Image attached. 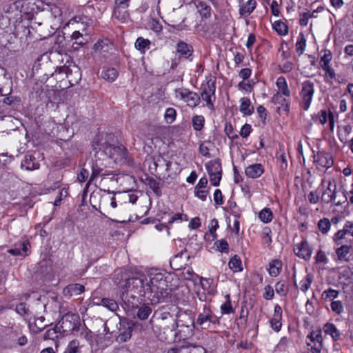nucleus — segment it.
Returning a JSON list of instances; mask_svg holds the SVG:
<instances>
[{"label":"nucleus","mask_w":353,"mask_h":353,"mask_svg":"<svg viewBox=\"0 0 353 353\" xmlns=\"http://www.w3.org/2000/svg\"><path fill=\"white\" fill-rule=\"evenodd\" d=\"M143 293L142 296L150 301L151 304L163 302L170 294L166 276L157 270H151L142 274Z\"/></svg>","instance_id":"1"},{"label":"nucleus","mask_w":353,"mask_h":353,"mask_svg":"<svg viewBox=\"0 0 353 353\" xmlns=\"http://www.w3.org/2000/svg\"><path fill=\"white\" fill-rule=\"evenodd\" d=\"M92 148L96 153L101 152L108 157L112 159L115 163H132V159L123 145H114L108 143L107 134H97L92 141Z\"/></svg>","instance_id":"2"},{"label":"nucleus","mask_w":353,"mask_h":353,"mask_svg":"<svg viewBox=\"0 0 353 353\" xmlns=\"http://www.w3.org/2000/svg\"><path fill=\"white\" fill-rule=\"evenodd\" d=\"M119 294L128 309L134 308L138 301L137 296L143 293L142 274L139 276L126 278L119 284Z\"/></svg>","instance_id":"3"},{"label":"nucleus","mask_w":353,"mask_h":353,"mask_svg":"<svg viewBox=\"0 0 353 353\" xmlns=\"http://www.w3.org/2000/svg\"><path fill=\"white\" fill-rule=\"evenodd\" d=\"M196 323L202 329H211L219 324V318L208 307L204 305L203 311L198 315Z\"/></svg>","instance_id":"4"},{"label":"nucleus","mask_w":353,"mask_h":353,"mask_svg":"<svg viewBox=\"0 0 353 353\" xmlns=\"http://www.w3.org/2000/svg\"><path fill=\"white\" fill-rule=\"evenodd\" d=\"M301 98V106L305 110H309L314 94V83L310 80H305L301 83L300 91Z\"/></svg>","instance_id":"5"},{"label":"nucleus","mask_w":353,"mask_h":353,"mask_svg":"<svg viewBox=\"0 0 353 353\" xmlns=\"http://www.w3.org/2000/svg\"><path fill=\"white\" fill-rule=\"evenodd\" d=\"M332 241L334 244H340V242L353 244V222L347 221L343 229L334 234Z\"/></svg>","instance_id":"6"},{"label":"nucleus","mask_w":353,"mask_h":353,"mask_svg":"<svg viewBox=\"0 0 353 353\" xmlns=\"http://www.w3.org/2000/svg\"><path fill=\"white\" fill-rule=\"evenodd\" d=\"M175 94L176 98L183 100L191 108L196 107L201 101V98L197 93L187 88H181L176 89Z\"/></svg>","instance_id":"7"},{"label":"nucleus","mask_w":353,"mask_h":353,"mask_svg":"<svg viewBox=\"0 0 353 353\" xmlns=\"http://www.w3.org/2000/svg\"><path fill=\"white\" fill-rule=\"evenodd\" d=\"M154 316L160 321L162 325L166 328L174 330L178 327V323L174 315L165 308L158 310L154 312Z\"/></svg>","instance_id":"8"},{"label":"nucleus","mask_w":353,"mask_h":353,"mask_svg":"<svg viewBox=\"0 0 353 353\" xmlns=\"http://www.w3.org/2000/svg\"><path fill=\"white\" fill-rule=\"evenodd\" d=\"M334 245L336 246L335 249L336 261L349 263L352 259L350 252L353 250V244L340 242V244Z\"/></svg>","instance_id":"9"},{"label":"nucleus","mask_w":353,"mask_h":353,"mask_svg":"<svg viewBox=\"0 0 353 353\" xmlns=\"http://www.w3.org/2000/svg\"><path fill=\"white\" fill-rule=\"evenodd\" d=\"M215 83L214 82H208L207 84L203 87L201 94L202 99L206 101L208 108L212 110L214 108V101L215 100Z\"/></svg>","instance_id":"10"},{"label":"nucleus","mask_w":353,"mask_h":353,"mask_svg":"<svg viewBox=\"0 0 353 353\" xmlns=\"http://www.w3.org/2000/svg\"><path fill=\"white\" fill-rule=\"evenodd\" d=\"M130 0H115L112 17L119 20L125 21L129 16L125 9L129 6Z\"/></svg>","instance_id":"11"},{"label":"nucleus","mask_w":353,"mask_h":353,"mask_svg":"<svg viewBox=\"0 0 353 353\" xmlns=\"http://www.w3.org/2000/svg\"><path fill=\"white\" fill-rule=\"evenodd\" d=\"M314 162L316 163L319 170L328 169L334 164V161L331 154L325 152H318L314 157Z\"/></svg>","instance_id":"12"},{"label":"nucleus","mask_w":353,"mask_h":353,"mask_svg":"<svg viewBox=\"0 0 353 353\" xmlns=\"http://www.w3.org/2000/svg\"><path fill=\"white\" fill-rule=\"evenodd\" d=\"M294 252L299 258L308 260L311 257L312 250L306 241H302L301 243H297L295 245Z\"/></svg>","instance_id":"13"},{"label":"nucleus","mask_w":353,"mask_h":353,"mask_svg":"<svg viewBox=\"0 0 353 353\" xmlns=\"http://www.w3.org/2000/svg\"><path fill=\"white\" fill-rule=\"evenodd\" d=\"M28 247H30L28 241L18 242L14 244L13 248L9 249L8 252L13 256H25L28 255Z\"/></svg>","instance_id":"14"},{"label":"nucleus","mask_w":353,"mask_h":353,"mask_svg":"<svg viewBox=\"0 0 353 353\" xmlns=\"http://www.w3.org/2000/svg\"><path fill=\"white\" fill-rule=\"evenodd\" d=\"M282 309L280 305H276L274 306L273 317L270 319V323L271 327L275 331H280L282 323Z\"/></svg>","instance_id":"15"},{"label":"nucleus","mask_w":353,"mask_h":353,"mask_svg":"<svg viewBox=\"0 0 353 353\" xmlns=\"http://www.w3.org/2000/svg\"><path fill=\"white\" fill-rule=\"evenodd\" d=\"M264 172L263 166L261 163H255L248 166L245 170V175L251 179L260 177Z\"/></svg>","instance_id":"16"},{"label":"nucleus","mask_w":353,"mask_h":353,"mask_svg":"<svg viewBox=\"0 0 353 353\" xmlns=\"http://www.w3.org/2000/svg\"><path fill=\"white\" fill-rule=\"evenodd\" d=\"M21 167H25L27 170H34L39 168V163L32 154H28L21 163Z\"/></svg>","instance_id":"17"},{"label":"nucleus","mask_w":353,"mask_h":353,"mask_svg":"<svg viewBox=\"0 0 353 353\" xmlns=\"http://www.w3.org/2000/svg\"><path fill=\"white\" fill-rule=\"evenodd\" d=\"M103 168L104 166L99 165V163L96 161L92 165V174L88 183H90L99 176H102L103 179H105L106 176H109L110 174H108L105 172H104Z\"/></svg>","instance_id":"18"},{"label":"nucleus","mask_w":353,"mask_h":353,"mask_svg":"<svg viewBox=\"0 0 353 353\" xmlns=\"http://www.w3.org/2000/svg\"><path fill=\"white\" fill-rule=\"evenodd\" d=\"M123 329L122 328L119 329L120 333L118 336V340L120 342H126L132 336V333L133 331V325L130 323H127L126 325H123Z\"/></svg>","instance_id":"19"},{"label":"nucleus","mask_w":353,"mask_h":353,"mask_svg":"<svg viewBox=\"0 0 353 353\" xmlns=\"http://www.w3.org/2000/svg\"><path fill=\"white\" fill-rule=\"evenodd\" d=\"M336 185H334V189L331 188V183H329L327 188L323 192L321 201L325 203H330L335 200L336 194Z\"/></svg>","instance_id":"20"},{"label":"nucleus","mask_w":353,"mask_h":353,"mask_svg":"<svg viewBox=\"0 0 353 353\" xmlns=\"http://www.w3.org/2000/svg\"><path fill=\"white\" fill-rule=\"evenodd\" d=\"M272 102L280 105L284 111L288 112L290 110V101L283 97L280 92H276L273 95Z\"/></svg>","instance_id":"21"},{"label":"nucleus","mask_w":353,"mask_h":353,"mask_svg":"<svg viewBox=\"0 0 353 353\" xmlns=\"http://www.w3.org/2000/svg\"><path fill=\"white\" fill-rule=\"evenodd\" d=\"M239 111L244 115H251L254 112V106L252 105L250 99L243 97L240 100Z\"/></svg>","instance_id":"22"},{"label":"nucleus","mask_w":353,"mask_h":353,"mask_svg":"<svg viewBox=\"0 0 353 353\" xmlns=\"http://www.w3.org/2000/svg\"><path fill=\"white\" fill-rule=\"evenodd\" d=\"M256 1L255 0H249L240 6L239 14L241 16H248L256 8Z\"/></svg>","instance_id":"23"},{"label":"nucleus","mask_w":353,"mask_h":353,"mask_svg":"<svg viewBox=\"0 0 353 353\" xmlns=\"http://www.w3.org/2000/svg\"><path fill=\"white\" fill-rule=\"evenodd\" d=\"M324 332L331 336L334 341H338L340 339L341 333L336 327L330 323H327L323 327Z\"/></svg>","instance_id":"24"},{"label":"nucleus","mask_w":353,"mask_h":353,"mask_svg":"<svg viewBox=\"0 0 353 353\" xmlns=\"http://www.w3.org/2000/svg\"><path fill=\"white\" fill-rule=\"evenodd\" d=\"M205 168L208 174L222 173L221 161L218 159L208 162L205 165Z\"/></svg>","instance_id":"25"},{"label":"nucleus","mask_w":353,"mask_h":353,"mask_svg":"<svg viewBox=\"0 0 353 353\" xmlns=\"http://www.w3.org/2000/svg\"><path fill=\"white\" fill-rule=\"evenodd\" d=\"M77 319V316L76 315L67 313L59 321V324H61V327L64 329L63 331H65L67 329L72 330L74 328V325H71V320L75 321Z\"/></svg>","instance_id":"26"},{"label":"nucleus","mask_w":353,"mask_h":353,"mask_svg":"<svg viewBox=\"0 0 353 353\" xmlns=\"http://www.w3.org/2000/svg\"><path fill=\"white\" fill-rule=\"evenodd\" d=\"M276 85L279 89V92L283 96L289 97L290 96V90L288 88L287 81L283 77H279L276 79Z\"/></svg>","instance_id":"27"},{"label":"nucleus","mask_w":353,"mask_h":353,"mask_svg":"<svg viewBox=\"0 0 353 353\" xmlns=\"http://www.w3.org/2000/svg\"><path fill=\"white\" fill-rule=\"evenodd\" d=\"M118 70L114 68H104L101 72V77L110 82L114 81L118 77Z\"/></svg>","instance_id":"28"},{"label":"nucleus","mask_w":353,"mask_h":353,"mask_svg":"<svg viewBox=\"0 0 353 353\" xmlns=\"http://www.w3.org/2000/svg\"><path fill=\"white\" fill-rule=\"evenodd\" d=\"M282 268V263L280 260H273L269 263V274L271 276H278Z\"/></svg>","instance_id":"29"},{"label":"nucleus","mask_w":353,"mask_h":353,"mask_svg":"<svg viewBox=\"0 0 353 353\" xmlns=\"http://www.w3.org/2000/svg\"><path fill=\"white\" fill-rule=\"evenodd\" d=\"M196 7L200 15L204 18H208L211 14V8L205 2L198 1L196 3Z\"/></svg>","instance_id":"30"},{"label":"nucleus","mask_w":353,"mask_h":353,"mask_svg":"<svg viewBox=\"0 0 353 353\" xmlns=\"http://www.w3.org/2000/svg\"><path fill=\"white\" fill-rule=\"evenodd\" d=\"M81 345L78 340L70 341L65 347L63 353H81Z\"/></svg>","instance_id":"31"},{"label":"nucleus","mask_w":353,"mask_h":353,"mask_svg":"<svg viewBox=\"0 0 353 353\" xmlns=\"http://www.w3.org/2000/svg\"><path fill=\"white\" fill-rule=\"evenodd\" d=\"M152 308L146 304H142L138 309L137 316L140 320H145L152 313Z\"/></svg>","instance_id":"32"},{"label":"nucleus","mask_w":353,"mask_h":353,"mask_svg":"<svg viewBox=\"0 0 353 353\" xmlns=\"http://www.w3.org/2000/svg\"><path fill=\"white\" fill-rule=\"evenodd\" d=\"M44 321L43 317L38 318L35 320L34 323H29V328L33 333H39L43 329H44L46 325H43Z\"/></svg>","instance_id":"33"},{"label":"nucleus","mask_w":353,"mask_h":353,"mask_svg":"<svg viewBox=\"0 0 353 353\" xmlns=\"http://www.w3.org/2000/svg\"><path fill=\"white\" fill-rule=\"evenodd\" d=\"M145 184L148 185L157 196H160L161 194L160 183L154 178L147 177L145 179Z\"/></svg>","instance_id":"34"},{"label":"nucleus","mask_w":353,"mask_h":353,"mask_svg":"<svg viewBox=\"0 0 353 353\" xmlns=\"http://www.w3.org/2000/svg\"><path fill=\"white\" fill-rule=\"evenodd\" d=\"M98 305H101L112 312H116L119 309L118 303L113 299L110 298H103L101 299V303Z\"/></svg>","instance_id":"35"},{"label":"nucleus","mask_w":353,"mask_h":353,"mask_svg":"<svg viewBox=\"0 0 353 353\" xmlns=\"http://www.w3.org/2000/svg\"><path fill=\"white\" fill-rule=\"evenodd\" d=\"M118 199L123 201L125 204L127 203L134 204L137 200V196L133 193H119Z\"/></svg>","instance_id":"36"},{"label":"nucleus","mask_w":353,"mask_h":353,"mask_svg":"<svg viewBox=\"0 0 353 353\" xmlns=\"http://www.w3.org/2000/svg\"><path fill=\"white\" fill-rule=\"evenodd\" d=\"M306 47V39L303 33L299 34L296 43V51L299 56L303 54Z\"/></svg>","instance_id":"37"},{"label":"nucleus","mask_w":353,"mask_h":353,"mask_svg":"<svg viewBox=\"0 0 353 353\" xmlns=\"http://www.w3.org/2000/svg\"><path fill=\"white\" fill-rule=\"evenodd\" d=\"M259 218L262 222L265 223L271 222L273 219V214L272 210L268 208L263 209L259 213Z\"/></svg>","instance_id":"38"},{"label":"nucleus","mask_w":353,"mask_h":353,"mask_svg":"<svg viewBox=\"0 0 353 353\" xmlns=\"http://www.w3.org/2000/svg\"><path fill=\"white\" fill-rule=\"evenodd\" d=\"M332 59V54L330 50H323V55L321 58L320 63L322 69H325L327 67H330V62Z\"/></svg>","instance_id":"39"},{"label":"nucleus","mask_w":353,"mask_h":353,"mask_svg":"<svg viewBox=\"0 0 353 353\" xmlns=\"http://www.w3.org/2000/svg\"><path fill=\"white\" fill-rule=\"evenodd\" d=\"M228 265L230 268L234 272H239L242 270V263L237 255H234L230 259Z\"/></svg>","instance_id":"40"},{"label":"nucleus","mask_w":353,"mask_h":353,"mask_svg":"<svg viewBox=\"0 0 353 353\" xmlns=\"http://www.w3.org/2000/svg\"><path fill=\"white\" fill-rule=\"evenodd\" d=\"M61 334L60 329L56 325L54 327L50 328L46 331L43 336L44 340H52L54 341L59 337V334Z\"/></svg>","instance_id":"41"},{"label":"nucleus","mask_w":353,"mask_h":353,"mask_svg":"<svg viewBox=\"0 0 353 353\" xmlns=\"http://www.w3.org/2000/svg\"><path fill=\"white\" fill-rule=\"evenodd\" d=\"M272 27L274 30L280 35H286L288 33V27L285 23L281 21H276L272 24Z\"/></svg>","instance_id":"42"},{"label":"nucleus","mask_w":353,"mask_h":353,"mask_svg":"<svg viewBox=\"0 0 353 353\" xmlns=\"http://www.w3.org/2000/svg\"><path fill=\"white\" fill-rule=\"evenodd\" d=\"M150 45V40L143 37H139L135 42V48L141 52H144L146 49H148Z\"/></svg>","instance_id":"43"},{"label":"nucleus","mask_w":353,"mask_h":353,"mask_svg":"<svg viewBox=\"0 0 353 353\" xmlns=\"http://www.w3.org/2000/svg\"><path fill=\"white\" fill-rule=\"evenodd\" d=\"M311 343H317L323 344L322 333L321 330H312L307 336Z\"/></svg>","instance_id":"44"},{"label":"nucleus","mask_w":353,"mask_h":353,"mask_svg":"<svg viewBox=\"0 0 353 353\" xmlns=\"http://www.w3.org/2000/svg\"><path fill=\"white\" fill-rule=\"evenodd\" d=\"M67 290L68 292L72 294L78 295L85 290V288L83 285L75 283L68 285L65 290L64 292Z\"/></svg>","instance_id":"45"},{"label":"nucleus","mask_w":353,"mask_h":353,"mask_svg":"<svg viewBox=\"0 0 353 353\" xmlns=\"http://www.w3.org/2000/svg\"><path fill=\"white\" fill-rule=\"evenodd\" d=\"M193 128L196 131H200L203 128L205 119L201 115H196L192 119Z\"/></svg>","instance_id":"46"},{"label":"nucleus","mask_w":353,"mask_h":353,"mask_svg":"<svg viewBox=\"0 0 353 353\" xmlns=\"http://www.w3.org/2000/svg\"><path fill=\"white\" fill-rule=\"evenodd\" d=\"M339 294V291L332 288H329L328 290H326L323 292L321 297L325 301H332L337 298Z\"/></svg>","instance_id":"47"},{"label":"nucleus","mask_w":353,"mask_h":353,"mask_svg":"<svg viewBox=\"0 0 353 353\" xmlns=\"http://www.w3.org/2000/svg\"><path fill=\"white\" fill-rule=\"evenodd\" d=\"M330 227V221L327 218H323L319 220L318 223V228L319 230L321 232V233L323 234H326L329 232Z\"/></svg>","instance_id":"48"},{"label":"nucleus","mask_w":353,"mask_h":353,"mask_svg":"<svg viewBox=\"0 0 353 353\" xmlns=\"http://www.w3.org/2000/svg\"><path fill=\"white\" fill-rule=\"evenodd\" d=\"M191 47L185 42L180 41L177 44L176 50L182 56L187 57L190 54Z\"/></svg>","instance_id":"49"},{"label":"nucleus","mask_w":353,"mask_h":353,"mask_svg":"<svg viewBox=\"0 0 353 353\" xmlns=\"http://www.w3.org/2000/svg\"><path fill=\"white\" fill-rule=\"evenodd\" d=\"M288 290V285L285 281H279L275 285V290L281 296H285Z\"/></svg>","instance_id":"50"},{"label":"nucleus","mask_w":353,"mask_h":353,"mask_svg":"<svg viewBox=\"0 0 353 353\" xmlns=\"http://www.w3.org/2000/svg\"><path fill=\"white\" fill-rule=\"evenodd\" d=\"M312 282V277L310 274H307L301 281H300V289L303 292H305L310 288Z\"/></svg>","instance_id":"51"},{"label":"nucleus","mask_w":353,"mask_h":353,"mask_svg":"<svg viewBox=\"0 0 353 353\" xmlns=\"http://www.w3.org/2000/svg\"><path fill=\"white\" fill-rule=\"evenodd\" d=\"M315 262L316 263L327 265L329 262V259L325 254V252L321 250H319L314 256Z\"/></svg>","instance_id":"52"},{"label":"nucleus","mask_w":353,"mask_h":353,"mask_svg":"<svg viewBox=\"0 0 353 353\" xmlns=\"http://www.w3.org/2000/svg\"><path fill=\"white\" fill-rule=\"evenodd\" d=\"M19 2H10L3 6V11L6 13L13 14L18 12Z\"/></svg>","instance_id":"53"},{"label":"nucleus","mask_w":353,"mask_h":353,"mask_svg":"<svg viewBox=\"0 0 353 353\" xmlns=\"http://www.w3.org/2000/svg\"><path fill=\"white\" fill-rule=\"evenodd\" d=\"M225 297L227 298L226 301L221 306V313L223 314H230L233 312L230 295L228 294Z\"/></svg>","instance_id":"54"},{"label":"nucleus","mask_w":353,"mask_h":353,"mask_svg":"<svg viewBox=\"0 0 353 353\" xmlns=\"http://www.w3.org/2000/svg\"><path fill=\"white\" fill-rule=\"evenodd\" d=\"M176 110L172 108L166 110L164 117L168 123H172L176 118Z\"/></svg>","instance_id":"55"},{"label":"nucleus","mask_w":353,"mask_h":353,"mask_svg":"<svg viewBox=\"0 0 353 353\" xmlns=\"http://www.w3.org/2000/svg\"><path fill=\"white\" fill-rule=\"evenodd\" d=\"M319 118V121L320 123L324 125L327 123L328 119V114H327V111L325 110H321L318 115H312V119Z\"/></svg>","instance_id":"56"},{"label":"nucleus","mask_w":353,"mask_h":353,"mask_svg":"<svg viewBox=\"0 0 353 353\" xmlns=\"http://www.w3.org/2000/svg\"><path fill=\"white\" fill-rule=\"evenodd\" d=\"M330 307L332 310L337 314H340L343 312V306L341 301H332Z\"/></svg>","instance_id":"57"},{"label":"nucleus","mask_w":353,"mask_h":353,"mask_svg":"<svg viewBox=\"0 0 353 353\" xmlns=\"http://www.w3.org/2000/svg\"><path fill=\"white\" fill-rule=\"evenodd\" d=\"M15 311L17 314L23 316L29 314V308L26 306V304L24 303H21L17 305Z\"/></svg>","instance_id":"58"},{"label":"nucleus","mask_w":353,"mask_h":353,"mask_svg":"<svg viewBox=\"0 0 353 353\" xmlns=\"http://www.w3.org/2000/svg\"><path fill=\"white\" fill-rule=\"evenodd\" d=\"M187 221L188 217L185 214H183L182 213H176L172 215L170 219L168 220L169 224H172L174 222L176 221Z\"/></svg>","instance_id":"59"},{"label":"nucleus","mask_w":353,"mask_h":353,"mask_svg":"<svg viewBox=\"0 0 353 353\" xmlns=\"http://www.w3.org/2000/svg\"><path fill=\"white\" fill-rule=\"evenodd\" d=\"M209 191L203 189L194 188V195L203 201L207 199Z\"/></svg>","instance_id":"60"},{"label":"nucleus","mask_w":353,"mask_h":353,"mask_svg":"<svg viewBox=\"0 0 353 353\" xmlns=\"http://www.w3.org/2000/svg\"><path fill=\"white\" fill-rule=\"evenodd\" d=\"M217 250L221 252H228L229 251V245L224 239L216 242Z\"/></svg>","instance_id":"61"},{"label":"nucleus","mask_w":353,"mask_h":353,"mask_svg":"<svg viewBox=\"0 0 353 353\" xmlns=\"http://www.w3.org/2000/svg\"><path fill=\"white\" fill-rule=\"evenodd\" d=\"M278 161L281 170H286L288 168V161L286 155L284 152H282L278 157Z\"/></svg>","instance_id":"62"},{"label":"nucleus","mask_w":353,"mask_h":353,"mask_svg":"<svg viewBox=\"0 0 353 353\" xmlns=\"http://www.w3.org/2000/svg\"><path fill=\"white\" fill-rule=\"evenodd\" d=\"M279 69L282 73L290 72L293 69V63L291 61H287L279 65Z\"/></svg>","instance_id":"63"},{"label":"nucleus","mask_w":353,"mask_h":353,"mask_svg":"<svg viewBox=\"0 0 353 353\" xmlns=\"http://www.w3.org/2000/svg\"><path fill=\"white\" fill-rule=\"evenodd\" d=\"M210 181L212 185L218 186L221 179L222 173L209 174Z\"/></svg>","instance_id":"64"}]
</instances>
